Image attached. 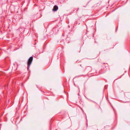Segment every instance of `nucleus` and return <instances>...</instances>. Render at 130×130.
<instances>
[{
	"instance_id": "1",
	"label": "nucleus",
	"mask_w": 130,
	"mask_h": 130,
	"mask_svg": "<svg viewBox=\"0 0 130 130\" xmlns=\"http://www.w3.org/2000/svg\"><path fill=\"white\" fill-rule=\"evenodd\" d=\"M33 59V57L31 56L30 57L28 60L27 61V65L28 68L29 67L30 65L32 62Z\"/></svg>"
},
{
	"instance_id": "2",
	"label": "nucleus",
	"mask_w": 130,
	"mask_h": 130,
	"mask_svg": "<svg viewBox=\"0 0 130 130\" xmlns=\"http://www.w3.org/2000/svg\"><path fill=\"white\" fill-rule=\"evenodd\" d=\"M58 6L56 5H55L53 7V11H56L58 10Z\"/></svg>"
}]
</instances>
